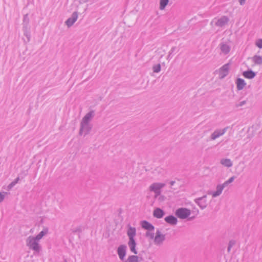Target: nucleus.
Instances as JSON below:
<instances>
[{"label": "nucleus", "mask_w": 262, "mask_h": 262, "mask_svg": "<svg viewBox=\"0 0 262 262\" xmlns=\"http://www.w3.org/2000/svg\"><path fill=\"white\" fill-rule=\"evenodd\" d=\"M38 241L34 236L30 235L26 239V245L35 253H39L41 250V247L38 243Z\"/></svg>", "instance_id": "f257e3e1"}, {"label": "nucleus", "mask_w": 262, "mask_h": 262, "mask_svg": "<svg viewBox=\"0 0 262 262\" xmlns=\"http://www.w3.org/2000/svg\"><path fill=\"white\" fill-rule=\"evenodd\" d=\"M30 19L28 14L24 15L23 20V30L24 35L27 37L28 41H29L31 38L30 26L29 25Z\"/></svg>", "instance_id": "f03ea898"}, {"label": "nucleus", "mask_w": 262, "mask_h": 262, "mask_svg": "<svg viewBox=\"0 0 262 262\" xmlns=\"http://www.w3.org/2000/svg\"><path fill=\"white\" fill-rule=\"evenodd\" d=\"M190 214L191 211L190 209L183 207L177 209L175 212V215L181 219H187Z\"/></svg>", "instance_id": "7ed1b4c3"}, {"label": "nucleus", "mask_w": 262, "mask_h": 262, "mask_svg": "<svg viewBox=\"0 0 262 262\" xmlns=\"http://www.w3.org/2000/svg\"><path fill=\"white\" fill-rule=\"evenodd\" d=\"M92 125L90 123H86L80 122V127L79 129V135L80 136L84 135V136L88 135L91 131Z\"/></svg>", "instance_id": "20e7f679"}, {"label": "nucleus", "mask_w": 262, "mask_h": 262, "mask_svg": "<svg viewBox=\"0 0 262 262\" xmlns=\"http://www.w3.org/2000/svg\"><path fill=\"white\" fill-rule=\"evenodd\" d=\"M230 66V63H227L223 65L221 68H220V69H219L220 79H223L228 75Z\"/></svg>", "instance_id": "39448f33"}, {"label": "nucleus", "mask_w": 262, "mask_h": 262, "mask_svg": "<svg viewBox=\"0 0 262 262\" xmlns=\"http://www.w3.org/2000/svg\"><path fill=\"white\" fill-rule=\"evenodd\" d=\"M127 247L125 245H120L117 250V254L119 258L123 261H124L125 257L126 254Z\"/></svg>", "instance_id": "423d86ee"}, {"label": "nucleus", "mask_w": 262, "mask_h": 262, "mask_svg": "<svg viewBox=\"0 0 262 262\" xmlns=\"http://www.w3.org/2000/svg\"><path fill=\"white\" fill-rule=\"evenodd\" d=\"M207 195H204L202 197L195 199L194 202L202 209H204L207 207Z\"/></svg>", "instance_id": "0eeeda50"}, {"label": "nucleus", "mask_w": 262, "mask_h": 262, "mask_svg": "<svg viewBox=\"0 0 262 262\" xmlns=\"http://www.w3.org/2000/svg\"><path fill=\"white\" fill-rule=\"evenodd\" d=\"M227 127L223 128V129H217L212 133L210 136V139L212 140H214L219 137L223 135L227 129Z\"/></svg>", "instance_id": "6e6552de"}, {"label": "nucleus", "mask_w": 262, "mask_h": 262, "mask_svg": "<svg viewBox=\"0 0 262 262\" xmlns=\"http://www.w3.org/2000/svg\"><path fill=\"white\" fill-rule=\"evenodd\" d=\"M78 17V13L75 11L74 12L71 16L69 17L65 22L66 25L68 27H71L75 22L77 20Z\"/></svg>", "instance_id": "1a4fd4ad"}, {"label": "nucleus", "mask_w": 262, "mask_h": 262, "mask_svg": "<svg viewBox=\"0 0 262 262\" xmlns=\"http://www.w3.org/2000/svg\"><path fill=\"white\" fill-rule=\"evenodd\" d=\"M165 240V235L161 233L160 230L158 229L156 233V236L155 237V242L156 244L162 243Z\"/></svg>", "instance_id": "9d476101"}, {"label": "nucleus", "mask_w": 262, "mask_h": 262, "mask_svg": "<svg viewBox=\"0 0 262 262\" xmlns=\"http://www.w3.org/2000/svg\"><path fill=\"white\" fill-rule=\"evenodd\" d=\"M164 183H154L149 186V190L154 192L160 191L161 189L165 186Z\"/></svg>", "instance_id": "9b49d317"}, {"label": "nucleus", "mask_w": 262, "mask_h": 262, "mask_svg": "<svg viewBox=\"0 0 262 262\" xmlns=\"http://www.w3.org/2000/svg\"><path fill=\"white\" fill-rule=\"evenodd\" d=\"M224 188L225 186L223 184L217 185L216 186V191L209 192L208 194H211L213 198L217 197L222 193V191Z\"/></svg>", "instance_id": "f8f14e48"}, {"label": "nucleus", "mask_w": 262, "mask_h": 262, "mask_svg": "<svg viewBox=\"0 0 262 262\" xmlns=\"http://www.w3.org/2000/svg\"><path fill=\"white\" fill-rule=\"evenodd\" d=\"M229 21V18L226 16H222L215 23V26L222 27L226 25Z\"/></svg>", "instance_id": "ddd939ff"}, {"label": "nucleus", "mask_w": 262, "mask_h": 262, "mask_svg": "<svg viewBox=\"0 0 262 262\" xmlns=\"http://www.w3.org/2000/svg\"><path fill=\"white\" fill-rule=\"evenodd\" d=\"M141 225L142 228L149 231H153L155 229V227L152 224L146 220L141 221Z\"/></svg>", "instance_id": "4468645a"}, {"label": "nucleus", "mask_w": 262, "mask_h": 262, "mask_svg": "<svg viewBox=\"0 0 262 262\" xmlns=\"http://www.w3.org/2000/svg\"><path fill=\"white\" fill-rule=\"evenodd\" d=\"M95 116V111L92 110L88 113L82 118L81 122L90 123L92 118Z\"/></svg>", "instance_id": "2eb2a0df"}, {"label": "nucleus", "mask_w": 262, "mask_h": 262, "mask_svg": "<svg viewBox=\"0 0 262 262\" xmlns=\"http://www.w3.org/2000/svg\"><path fill=\"white\" fill-rule=\"evenodd\" d=\"M164 220L167 223L171 225H176L178 222L177 217L173 215H169L166 216Z\"/></svg>", "instance_id": "dca6fc26"}, {"label": "nucleus", "mask_w": 262, "mask_h": 262, "mask_svg": "<svg viewBox=\"0 0 262 262\" xmlns=\"http://www.w3.org/2000/svg\"><path fill=\"white\" fill-rule=\"evenodd\" d=\"M243 75L246 78L252 79L256 76V73L252 71L251 69H248V70L243 72Z\"/></svg>", "instance_id": "f3484780"}, {"label": "nucleus", "mask_w": 262, "mask_h": 262, "mask_svg": "<svg viewBox=\"0 0 262 262\" xmlns=\"http://www.w3.org/2000/svg\"><path fill=\"white\" fill-rule=\"evenodd\" d=\"M165 212L160 208H156L153 211L154 217L157 219H161L165 215Z\"/></svg>", "instance_id": "a211bd4d"}, {"label": "nucleus", "mask_w": 262, "mask_h": 262, "mask_svg": "<svg viewBox=\"0 0 262 262\" xmlns=\"http://www.w3.org/2000/svg\"><path fill=\"white\" fill-rule=\"evenodd\" d=\"M128 245L132 252L135 254H138V251L136 249L137 243L135 239H129Z\"/></svg>", "instance_id": "6ab92c4d"}, {"label": "nucleus", "mask_w": 262, "mask_h": 262, "mask_svg": "<svg viewBox=\"0 0 262 262\" xmlns=\"http://www.w3.org/2000/svg\"><path fill=\"white\" fill-rule=\"evenodd\" d=\"M127 235L129 238V239H135V236L136 235V228L129 226L127 231Z\"/></svg>", "instance_id": "aec40b11"}, {"label": "nucleus", "mask_w": 262, "mask_h": 262, "mask_svg": "<svg viewBox=\"0 0 262 262\" xmlns=\"http://www.w3.org/2000/svg\"><path fill=\"white\" fill-rule=\"evenodd\" d=\"M236 88L238 91H241L244 89L246 83L245 80L241 78H237L236 80Z\"/></svg>", "instance_id": "412c9836"}, {"label": "nucleus", "mask_w": 262, "mask_h": 262, "mask_svg": "<svg viewBox=\"0 0 262 262\" xmlns=\"http://www.w3.org/2000/svg\"><path fill=\"white\" fill-rule=\"evenodd\" d=\"M220 49L223 53L226 55L230 52V47L224 42H221L220 44Z\"/></svg>", "instance_id": "4be33fe9"}, {"label": "nucleus", "mask_w": 262, "mask_h": 262, "mask_svg": "<svg viewBox=\"0 0 262 262\" xmlns=\"http://www.w3.org/2000/svg\"><path fill=\"white\" fill-rule=\"evenodd\" d=\"M141 260H142V258L139 257L138 256L130 255L124 262H140Z\"/></svg>", "instance_id": "5701e85b"}, {"label": "nucleus", "mask_w": 262, "mask_h": 262, "mask_svg": "<svg viewBox=\"0 0 262 262\" xmlns=\"http://www.w3.org/2000/svg\"><path fill=\"white\" fill-rule=\"evenodd\" d=\"M48 228L47 227H45L41 231H40L36 236H34L35 239L38 241L41 239L43 236L46 235L48 232Z\"/></svg>", "instance_id": "b1692460"}, {"label": "nucleus", "mask_w": 262, "mask_h": 262, "mask_svg": "<svg viewBox=\"0 0 262 262\" xmlns=\"http://www.w3.org/2000/svg\"><path fill=\"white\" fill-rule=\"evenodd\" d=\"M220 163L224 166L228 168L231 167L233 165L232 161L229 159H222L221 160Z\"/></svg>", "instance_id": "393cba45"}, {"label": "nucleus", "mask_w": 262, "mask_h": 262, "mask_svg": "<svg viewBox=\"0 0 262 262\" xmlns=\"http://www.w3.org/2000/svg\"><path fill=\"white\" fill-rule=\"evenodd\" d=\"M252 60L255 64L260 65L262 64V56L255 55L252 57Z\"/></svg>", "instance_id": "a878e982"}, {"label": "nucleus", "mask_w": 262, "mask_h": 262, "mask_svg": "<svg viewBox=\"0 0 262 262\" xmlns=\"http://www.w3.org/2000/svg\"><path fill=\"white\" fill-rule=\"evenodd\" d=\"M169 0H160V10H164L166 6L168 5Z\"/></svg>", "instance_id": "bb28decb"}, {"label": "nucleus", "mask_w": 262, "mask_h": 262, "mask_svg": "<svg viewBox=\"0 0 262 262\" xmlns=\"http://www.w3.org/2000/svg\"><path fill=\"white\" fill-rule=\"evenodd\" d=\"M161 66L160 63L154 65L152 67V70L154 73H159L161 71Z\"/></svg>", "instance_id": "cd10ccee"}, {"label": "nucleus", "mask_w": 262, "mask_h": 262, "mask_svg": "<svg viewBox=\"0 0 262 262\" xmlns=\"http://www.w3.org/2000/svg\"><path fill=\"white\" fill-rule=\"evenodd\" d=\"M235 178V176H232V177L230 178L227 181H225L223 184L224 185L225 187L227 186L229 184L231 183L234 181Z\"/></svg>", "instance_id": "c85d7f7f"}, {"label": "nucleus", "mask_w": 262, "mask_h": 262, "mask_svg": "<svg viewBox=\"0 0 262 262\" xmlns=\"http://www.w3.org/2000/svg\"><path fill=\"white\" fill-rule=\"evenodd\" d=\"M255 45L259 49H262V39H258L255 42Z\"/></svg>", "instance_id": "c756f323"}, {"label": "nucleus", "mask_w": 262, "mask_h": 262, "mask_svg": "<svg viewBox=\"0 0 262 262\" xmlns=\"http://www.w3.org/2000/svg\"><path fill=\"white\" fill-rule=\"evenodd\" d=\"M8 193L7 192H1L0 191V203L2 202L5 198V195L6 194H7Z\"/></svg>", "instance_id": "7c9ffc66"}, {"label": "nucleus", "mask_w": 262, "mask_h": 262, "mask_svg": "<svg viewBox=\"0 0 262 262\" xmlns=\"http://www.w3.org/2000/svg\"><path fill=\"white\" fill-rule=\"evenodd\" d=\"M145 236L146 237H149L151 239H153L154 238V233H151L148 231L146 232Z\"/></svg>", "instance_id": "2f4dec72"}, {"label": "nucleus", "mask_w": 262, "mask_h": 262, "mask_svg": "<svg viewBox=\"0 0 262 262\" xmlns=\"http://www.w3.org/2000/svg\"><path fill=\"white\" fill-rule=\"evenodd\" d=\"M15 185V184L13 182H12L10 184H9V185L7 187V190H10L11 189H12L14 186Z\"/></svg>", "instance_id": "473e14b6"}, {"label": "nucleus", "mask_w": 262, "mask_h": 262, "mask_svg": "<svg viewBox=\"0 0 262 262\" xmlns=\"http://www.w3.org/2000/svg\"><path fill=\"white\" fill-rule=\"evenodd\" d=\"M245 103H246V101L245 100L242 101L241 102H239V103L236 104L235 106L236 107H239V106H242L244 105Z\"/></svg>", "instance_id": "72a5a7b5"}, {"label": "nucleus", "mask_w": 262, "mask_h": 262, "mask_svg": "<svg viewBox=\"0 0 262 262\" xmlns=\"http://www.w3.org/2000/svg\"><path fill=\"white\" fill-rule=\"evenodd\" d=\"M82 229L80 227L76 228L74 230H73V232L76 233V232H81Z\"/></svg>", "instance_id": "f704fd0d"}, {"label": "nucleus", "mask_w": 262, "mask_h": 262, "mask_svg": "<svg viewBox=\"0 0 262 262\" xmlns=\"http://www.w3.org/2000/svg\"><path fill=\"white\" fill-rule=\"evenodd\" d=\"M235 244V241L234 240H231L229 242L228 245L231 247H233Z\"/></svg>", "instance_id": "c9c22d12"}, {"label": "nucleus", "mask_w": 262, "mask_h": 262, "mask_svg": "<svg viewBox=\"0 0 262 262\" xmlns=\"http://www.w3.org/2000/svg\"><path fill=\"white\" fill-rule=\"evenodd\" d=\"M176 50V47H173L170 51L169 52V53H170V54H172L174 51L175 50Z\"/></svg>", "instance_id": "e433bc0d"}, {"label": "nucleus", "mask_w": 262, "mask_h": 262, "mask_svg": "<svg viewBox=\"0 0 262 262\" xmlns=\"http://www.w3.org/2000/svg\"><path fill=\"white\" fill-rule=\"evenodd\" d=\"M165 197L164 196V195H160L159 198H158V200L160 201H163L164 200Z\"/></svg>", "instance_id": "4c0bfd02"}, {"label": "nucleus", "mask_w": 262, "mask_h": 262, "mask_svg": "<svg viewBox=\"0 0 262 262\" xmlns=\"http://www.w3.org/2000/svg\"><path fill=\"white\" fill-rule=\"evenodd\" d=\"M19 180V177H18L13 181V182L16 185L18 183Z\"/></svg>", "instance_id": "58836bf2"}, {"label": "nucleus", "mask_w": 262, "mask_h": 262, "mask_svg": "<svg viewBox=\"0 0 262 262\" xmlns=\"http://www.w3.org/2000/svg\"><path fill=\"white\" fill-rule=\"evenodd\" d=\"M161 192V190L155 192V198H157L158 196H159Z\"/></svg>", "instance_id": "ea45409f"}, {"label": "nucleus", "mask_w": 262, "mask_h": 262, "mask_svg": "<svg viewBox=\"0 0 262 262\" xmlns=\"http://www.w3.org/2000/svg\"><path fill=\"white\" fill-rule=\"evenodd\" d=\"M246 0H239V3L241 5H243L245 3Z\"/></svg>", "instance_id": "a19ab883"}, {"label": "nucleus", "mask_w": 262, "mask_h": 262, "mask_svg": "<svg viewBox=\"0 0 262 262\" xmlns=\"http://www.w3.org/2000/svg\"><path fill=\"white\" fill-rule=\"evenodd\" d=\"M232 247H231L230 245H228V249H227V251H228V252H229L230 251L231 248Z\"/></svg>", "instance_id": "79ce46f5"}, {"label": "nucleus", "mask_w": 262, "mask_h": 262, "mask_svg": "<svg viewBox=\"0 0 262 262\" xmlns=\"http://www.w3.org/2000/svg\"><path fill=\"white\" fill-rule=\"evenodd\" d=\"M232 247H231L230 245H228V249H227V251H228V252H229L230 251L231 248Z\"/></svg>", "instance_id": "37998d69"}, {"label": "nucleus", "mask_w": 262, "mask_h": 262, "mask_svg": "<svg viewBox=\"0 0 262 262\" xmlns=\"http://www.w3.org/2000/svg\"><path fill=\"white\" fill-rule=\"evenodd\" d=\"M171 54H170V53H169L168 55L167 56V59H170L171 58Z\"/></svg>", "instance_id": "c03bdc74"}, {"label": "nucleus", "mask_w": 262, "mask_h": 262, "mask_svg": "<svg viewBox=\"0 0 262 262\" xmlns=\"http://www.w3.org/2000/svg\"><path fill=\"white\" fill-rule=\"evenodd\" d=\"M174 183H175V181H171L170 182V184L171 186L173 185Z\"/></svg>", "instance_id": "a18cd8bd"}, {"label": "nucleus", "mask_w": 262, "mask_h": 262, "mask_svg": "<svg viewBox=\"0 0 262 262\" xmlns=\"http://www.w3.org/2000/svg\"><path fill=\"white\" fill-rule=\"evenodd\" d=\"M194 218V216H192V217H188V220L189 221H190V220H192V219H193Z\"/></svg>", "instance_id": "49530a36"}, {"label": "nucleus", "mask_w": 262, "mask_h": 262, "mask_svg": "<svg viewBox=\"0 0 262 262\" xmlns=\"http://www.w3.org/2000/svg\"><path fill=\"white\" fill-rule=\"evenodd\" d=\"M122 209L121 208L119 209V213H121Z\"/></svg>", "instance_id": "de8ad7c7"}, {"label": "nucleus", "mask_w": 262, "mask_h": 262, "mask_svg": "<svg viewBox=\"0 0 262 262\" xmlns=\"http://www.w3.org/2000/svg\"><path fill=\"white\" fill-rule=\"evenodd\" d=\"M65 262H67V261H66Z\"/></svg>", "instance_id": "09e8293b"}]
</instances>
